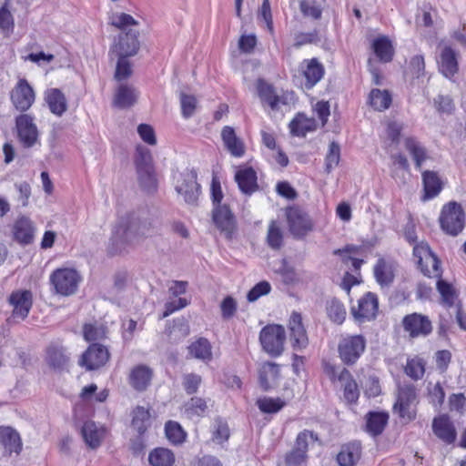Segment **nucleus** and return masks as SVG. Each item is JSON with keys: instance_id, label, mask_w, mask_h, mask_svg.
I'll list each match as a JSON object with an SVG mask.
<instances>
[{"instance_id": "nucleus-40", "label": "nucleus", "mask_w": 466, "mask_h": 466, "mask_svg": "<svg viewBox=\"0 0 466 466\" xmlns=\"http://www.w3.org/2000/svg\"><path fill=\"white\" fill-rule=\"evenodd\" d=\"M339 381L342 383L344 388V398L346 400L355 402L360 396V391L357 383L347 369H342L339 371Z\"/></svg>"}, {"instance_id": "nucleus-14", "label": "nucleus", "mask_w": 466, "mask_h": 466, "mask_svg": "<svg viewBox=\"0 0 466 466\" xmlns=\"http://www.w3.org/2000/svg\"><path fill=\"white\" fill-rule=\"evenodd\" d=\"M212 219L216 227L227 238H231L236 229V220L233 213L226 205H218L212 211Z\"/></svg>"}, {"instance_id": "nucleus-36", "label": "nucleus", "mask_w": 466, "mask_h": 466, "mask_svg": "<svg viewBox=\"0 0 466 466\" xmlns=\"http://www.w3.org/2000/svg\"><path fill=\"white\" fill-rule=\"evenodd\" d=\"M151 370L145 365L135 367L130 373L129 382L137 390H144L150 383Z\"/></svg>"}, {"instance_id": "nucleus-10", "label": "nucleus", "mask_w": 466, "mask_h": 466, "mask_svg": "<svg viewBox=\"0 0 466 466\" xmlns=\"http://www.w3.org/2000/svg\"><path fill=\"white\" fill-rule=\"evenodd\" d=\"M290 233L295 238H303L312 230L309 217L299 208H289L286 212Z\"/></svg>"}, {"instance_id": "nucleus-39", "label": "nucleus", "mask_w": 466, "mask_h": 466, "mask_svg": "<svg viewBox=\"0 0 466 466\" xmlns=\"http://www.w3.org/2000/svg\"><path fill=\"white\" fill-rule=\"evenodd\" d=\"M389 415L386 412L373 411L366 416L367 431L373 435H380L388 423Z\"/></svg>"}, {"instance_id": "nucleus-55", "label": "nucleus", "mask_w": 466, "mask_h": 466, "mask_svg": "<svg viewBox=\"0 0 466 466\" xmlns=\"http://www.w3.org/2000/svg\"><path fill=\"white\" fill-rule=\"evenodd\" d=\"M340 147L338 143L331 142L325 157V169L328 173L331 172L339 163Z\"/></svg>"}, {"instance_id": "nucleus-33", "label": "nucleus", "mask_w": 466, "mask_h": 466, "mask_svg": "<svg viewBox=\"0 0 466 466\" xmlns=\"http://www.w3.org/2000/svg\"><path fill=\"white\" fill-rule=\"evenodd\" d=\"M361 447L359 442L344 445L337 456L340 466H354L360 458Z\"/></svg>"}, {"instance_id": "nucleus-51", "label": "nucleus", "mask_w": 466, "mask_h": 466, "mask_svg": "<svg viewBox=\"0 0 466 466\" xmlns=\"http://www.w3.org/2000/svg\"><path fill=\"white\" fill-rule=\"evenodd\" d=\"M257 405L264 413H276L286 405V401L280 398L264 397L258 400Z\"/></svg>"}, {"instance_id": "nucleus-18", "label": "nucleus", "mask_w": 466, "mask_h": 466, "mask_svg": "<svg viewBox=\"0 0 466 466\" xmlns=\"http://www.w3.org/2000/svg\"><path fill=\"white\" fill-rule=\"evenodd\" d=\"M8 301L13 307V316L24 319L32 307V293L28 290L14 291L9 296Z\"/></svg>"}, {"instance_id": "nucleus-22", "label": "nucleus", "mask_w": 466, "mask_h": 466, "mask_svg": "<svg viewBox=\"0 0 466 466\" xmlns=\"http://www.w3.org/2000/svg\"><path fill=\"white\" fill-rule=\"evenodd\" d=\"M44 99L50 112L57 116H61L67 110L66 97L58 88L47 89L44 94Z\"/></svg>"}, {"instance_id": "nucleus-34", "label": "nucleus", "mask_w": 466, "mask_h": 466, "mask_svg": "<svg viewBox=\"0 0 466 466\" xmlns=\"http://www.w3.org/2000/svg\"><path fill=\"white\" fill-rule=\"evenodd\" d=\"M0 443L9 453H19L22 449L19 434L11 427H0Z\"/></svg>"}, {"instance_id": "nucleus-6", "label": "nucleus", "mask_w": 466, "mask_h": 466, "mask_svg": "<svg viewBox=\"0 0 466 466\" xmlns=\"http://www.w3.org/2000/svg\"><path fill=\"white\" fill-rule=\"evenodd\" d=\"M417 393L412 385L401 387L399 390L397 400L393 406L394 413L406 422L416 418Z\"/></svg>"}, {"instance_id": "nucleus-20", "label": "nucleus", "mask_w": 466, "mask_h": 466, "mask_svg": "<svg viewBox=\"0 0 466 466\" xmlns=\"http://www.w3.org/2000/svg\"><path fill=\"white\" fill-rule=\"evenodd\" d=\"M413 256L418 265H423L424 262L431 263V268H425L427 273L440 275V261L431 252L427 243L420 242L415 245L413 248Z\"/></svg>"}, {"instance_id": "nucleus-54", "label": "nucleus", "mask_w": 466, "mask_h": 466, "mask_svg": "<svg viewBox=\"0 0 466 466\" xmlns=\"http://www.w3.org/2000/svg\"><path fill=\"white\" fill-rule=\"evenodd\" d=\"M327 312L329 319L339 324H341L346 318L345 307L337 299H332L328 303Z\"/></svg>"}, {"instance_id": "nucleus-61", "label": "nucleus", "mask_w": 466, "mask_h": 466, "mask_svg": "<svg viewBox=\"0 0 466 466\" xmlns=\"http://www.w3.org/2000/svg\"><path fill=\"white\" fill-rule=\"evenodd\" d=\"M117 63L115 72V79L122 81L128 78L132 75V66L125 56H116Z\"/></svg>"}, {"instance_id": "nucleus-28", "label": "nucleus", "mask_w": 466, "mask_h": 466, "mask_svg": "<svg viewBox=\"0 0 466 466\" xmlns=\"http://www.w3.org/2000/svg\"><path fill=\"white\" fill-rule=\"evenodd\" d=\"M35 228L32 221L25 218H19L13 228L14 238L21 244H29L34 238Z\"/></svg>"}, {"instance_id": "nucleus-48", "label": "nucleus", "mask_w": 466, "mask_h": 466, "mask_svg": "<svg viewBox=\"0 0 466 466\" xmlns=\"http://www.w3.org/2000/svg\"><path fill=\"white\" fill-rule=\"evenodd\" d=\"M208 409L207 401L204 399L194 397L185 404V413L188 418L201 417Z\"/></svg>"}, {"instance_id": "nucleus-38", "label": "nucleus", "mask_w": 466, "mask_h": 466, "mask_svg": "<svg viewBox=\"0 0 466 466\" xmlns=\"http://www.w3.org/2000/svg\"><path fill=\"white\" fill-rule=\"evenodd\" d=\"M189 354L198 360L204 362H208L212 360V346L210 342L205 338H199L193 341L188 346Z\"/></svg>"}, {"instance_id": "nucleus-59", "label": "nucleus", "mask_w": 466, "mask_h": 466, "mask_svg": "<svg viewBox=\"0 0 466 466\" xmlns=\"http://www.w3.org/2000/svg\"><path fill=\"white\" fill-rule=\"evenodd\" d=\"M135 162L137 170L154 167L150 150L143 146L137 147Z\"/></svg>"}, {"instance_id": "nucleus-24", "label": "nucleus", "mask_w": 466, "mask_h": 466, "mask_svg": "<svg viewBox=\"0 0 466 466\" xmlns=\"http://www.w3.org/2000/svg\"><path fill=\"white\" fill-rule=\"evenodd\" d=\"M81 434L86 445L96 449L100 446L105 437V429L96 425L94 421L87 420L82 426Z\"/></svg>"}, {"instance_id": "nucleus-53", "label": "nucleus", "mask_w": 466, "mask_h": 466, "mask_svg": "<svg viewBox=\"0 0 466 466\" xmlns=\"http://www.w3.org/2000/svg\"><path fill=\"white\" fill-rule=\"evenodd\" d=\"M316 441H318L317 435L313 431L305 430L298 434L292 450L307 455L309 445Z\"/></svg>"}, {"instance_id": "nucleus-16", "label": "nucleus", "mask_w": 466, "mask_h": 466, "mask_svg": "<svg viewBox=\"0 0 466 466\" xmlns=\"http://www.w3.org/2000/svg\"><path fill=\"white\" fill-rule=\"evenodd\" d=\"M299 71L305 78L304 86L307 89H311L324 76L325 69L323 65L317 59H304Z\"/></svg>"}, {"instance_id": "nucleus-2", "label": "nucleus", "mask_w": 466, "mask_h": 466, "mask_svg": "<svg viewBox=\"0 0 466 466\" xmlns=\"http://www.w3.org/2000/svg\"><path fill=\"white\" fill-rule=\"evenodd\" d=\"M173 181L177 193L183 198L184 201L191 206L196 205L200 192L197 173L188 168L181 172L177 171L173 175Z\"/></svg>"}, {"instance_id": "nucleus-23", "label": "nucleus", "mask_w": 466, "mask_h": 466, "mask_svg": "<svg viewBox=\"0 0 466 466\" xmlns=\"http://www.w3.org/2000/svg\"><path fill=\"white\" fill-rule=\"evenodd\" d=\"M221 137L225 147L234 157H241L245 154V145L233 127L226 126L221 131Z\"/></svg>"}, {"instance_id": "nucleus-25", "label": "nucleus", "mask_w": 466, "mask_h": 466, "mask_svg": "<svg viewBox=\"0 0 466 466\" xmlns=\"http://www.w3.org/2000/svg\"><path fill=\"white\" fill-rule=\"evenodd\" d=\"M138 97L137 89L127 84H121L116 90L114 96V105L119 108L132 106Z\"/></svg>"}, {"instance_id": "nucleus-17", "label": "nucleus", "mask_w": 466, "mask_h": 466, "mask_svg": "<svg viewBox=\"0 0 466 466\" xmlns=\"http://www.w3.org/2000/svg\"><path fill=\"white\" fill-rule=\"evenodd\" d=\"M403 326L411 337L426 336L431 333L432 327L428 317L413 313L403 319Z\"/></svg>"}, {"instance_id": "nucleus-31", "label": "nucleus", "mask_w": 466, "mask_h": 466, "mask_svg": "<svg viewBox=\"0 0 466 466\" xmlns=\"http://www.w3.org/2000/svg\"><path fill=\"white\" fill-rule=\"evenodd\" d=\"M279 377V366L273 362H265L259 369L260 386L268 390L273 388Z\"/></svg>"}, {"instance_id": "nucleus-5", "label": "nucleus", "mask_w": 466, "mask_h": 466, "mask_svg": "<svg viewBox=\"0 0 466 466\" xmlns=\"http://www.w3.org/2000/svg\"><path fill=\"white\" fill-rule=\"evenodd\" d=\"M286 332L281 325H268L259 334V341L263 350L272 357H278L284 350Z\"/></svg>"}, {"instance_id": "nucleus-30", "label": "nucleus", "mask_w": 466, "mask_h": 466, "mask_svg": "<svg viewBox=\"0 0 466 466\" xmlns=\"http://www.w3.org/2000/svg\"><path fill=\"white\" fill-rule=\"evenodd\" d=\"M394 264L380 258L374 266V276L380 287H388L394 279Z\"/></svg>"}, {"instance_id": "nucleus-58", "label": "nucleus", "mask_w": 466, "mask_h": 466, "mask_svg": "<svg viewBox=\"0 0 466 466\" xmlns=\"http://www.w3.org/2000/svg\"><path fill=\"white\" fill-rule=\"evenodd\" d=\"M110 23L113 26L126 30L128 26L137 25L138 22L130 15L126 13H115L110 18Z\"/></svg>"}, {"instance_id": "nucleus-3", "label": "nucleus", "mask_w": 466, "mask_h": 466, "mask_svg": "<svg viewBox=\"0 0 466 466\" xmlns=\"http://www.w3.org/2000/svg\"><path fill=\"white\" fill-rule=\"evenodd\" d=\"M366 339L362 335L342 336L338 344L340 360L348 366L355 364L366 350Z\"/></svg>"}, {"instance_id": "nucleus-43", "label": "nucleus", "mask_w": 466, "mask_h": 466, "mask_svg": "<svg viewBox=\"0 0 466 466\" xmlns=\"http://www.w3.org/2000/svg\"><path fill=\"white\" fill-rule=\"evenodd\" d=\"M405 147L415 161L416 167L420 169L427 158L425 148L413 137H407L405 139Z\"/></svg>"}, {"instance_id": "nucleus-46", "label": "nucleus", "mask_w": 466, "mask_h": 466, "mask_svg": "<svg viewBox=\"0 0 466 466\" xmlns=\"http://www.w3.org/2000/svg\"><path fill=\"white\" fill-rule=\"evenodd\" d=\"M137 178L143 190L150 193L157 189V180L154 167L137 170Z\"/></svg>"}, {"instance_id": "nucleus-13", "label": "nucleus", "mask_w": 466, "mask_h": 466, "mask_svg": "<svg viewBox=\"0 0 466 466\" xmlns=\"http://www.w3.org/2000/svg\"><path fill=\"white\" fill-rule=\"evenodd\" d=\"M378 311V299L375 294L368 292L358 301L357 307L351 308V314L359 322H365L375 318Z\"/></svg>"}, {"instance_id": "nucleus-27", "label": "nucleus", "mask_w": 466, "mask_h": 466, "mask_svg": "<svg viewBox=\"0 0 466 466\" xmlns=\"http://www.w3.org/2000/svg\"><path fill=\"white\" fill-rule=\"evenodd\" d=\"M258 93L260 99L267 103L273 110L279 109L281 104H287V97L284 96H278L272 86L267 84L263 80H258Z\"/></svg>"}, {"instance_id": "nucleus-45", "label": "nucleus", "mask_w": 466, "mask_h": 466, "mask_svg": "<svg viewBox=\"0 0 466 466\" xmlns=\"http://www.w3.org/2000/svg\"><path fill=\"white\" fill-rule=\"evenodd\" d=\"M132 414V427L139 434H143L150 424V414L148 410L138 406L133 410Z\"/></svg>"}, {"instance_id": "nucleus-60", "label": "nucleus", "mask_w": 466, "mask_h": 466, "mask_svg": "<svg viewBox=\"0 0 466 466\" xmlns=\"http://www.w3.org/2000/svg\"><path fill=\"white\" fill-rule=\"evenodd\" d=\"M437 289L441 296L442 302L448 307L452 306L456 298L452 286L444 280L439 279L437 281Z\"/></svg>"}, {"instance_id": "nucleus-12", "label": "nucleus", "mask_w": 466, "mask_h": 466, "mask_svg": "<svg viewBox=\"0 0 466 466\" xmlns=\"http://www.w3.org/2000/svg\"><path fill=\"white\" fill-rule=\"evenodd\" d=\"M108 360V350L101 344L94 343L83 353L79 364L87 370H93L104 366Z\"/></svg>"}, {"instance_id": "nucleus-47", "label": "nucleus", "mask_w": 466, "mask_h": 466, "mask_svg": "<svg viewBox=\"0 0 466 466\" xmlns=\"http://www.w3.org/2000/svg\"><path fill=\"white\" fill-rule=\"evenodd\" d=\"M267 244L272 249H279L283 244V231L276 221H271L268 225Z\"/></svg>"}, {"instance_id": "nucleus-62", "label": "nucleus", "mask_w": 466, "mask_h": 466, "mask_svg": "<svg viewBox=\"0 0 466 466\" xmlns=\"http://www.w3.org/2000/svg\"><path fill=\"white\" fill-rule=\"evenodd\" d=\"M308 456L291 450L285 456V459L279 466H307Z\"/></svg>"}, {"instance_id": "nucleus-57", "label": "nucleus", "mask_w": 466, "mask_h": 466, "mask_svg": "<svg viewBox=\"0 0 466 466\" xmlns=\"http://www.w3.org/2000/svg\"><path fill=\"white\" fill-rule=\"evenodd\" d=\"M427 389L430 403L432 404L435 408H440L442 405L445 398V392L441 385L439 382L435 384L430 382Z\"/></svg>"}, {"instance_id": "nucleus-15", "label": "nucleus", "mask_w": 466, "mask_h": 466, "mask_svg": "<svg viewBox=\"0 0 466 466\" xmlns=\"http://www.w3.org/2000/svg\"><path fill=\"white\" fill-rule=\"evenodd\" d=\"M289 340L293 350H301L309 344L306 329L299 313L293 312L289 321Z\"/></svg>"}, {"instance_id": "nucleus-7", "label": "nucleus", "mask_w": 466, "mask_h": 466, "mask_svg": "<svg viewBox=\"0 0 466 466\" xmlns=\"http://www.w3.org/2000/svg\"><path fill=\"white\" fill-rule=\"evenodd\" d=\"M79 281L80 276L73 268H58L50 276V282L56 292L63 296L74 294L77 289Z\"/></svg>"}, {"instance_id": "nucleus-21", "label": "nucleus", "mask_w": 466, "mask_h": 466, "mask_svg": "<svg viewBox=\"0 0 466 466\" xmlns=\"http://www.w3.org/2000/svg\"><path fill=\"white\" fill-rule=\"evenodd\" d=\"M432 430L439 439L448 444L452 443L456 439V430L447 415L435 418L432 421Z\"/></svg>"}, {"instance_id": "nucleus-63", "label": "nucleus", "mask_w": 466, "mask_h": 466, "mask_svg": "<svg viewBox=\"0 0 466 466\" xmlns=\"http://www.w3.org/2000/svg\"><path fill=\"white\" fill-rule=\"evenodd\" d=\"M180 104L183 117L189 118L192 116L197 107V98L194 96L181 94Z\"/></svg>"}, {"instance_id": "nucleus-11", "label": "nucleus", "mask_w": 466, "mask_h": 466, "mask_svg": "<svg viewBox=\"0 0 466 466\" xmlns=\"http://www.w3.org/2000/svg\"><path fill=\"white\" fill-rule=\"evenodd\" d=\"M139 33L137 30L129 29L121 33L118 36V42L116 43L110 50L116 56H133L139 50Z\"/></svg>"}, {"instance_id": "nucleus-56", "label": "nucleus", "mask_w": 466, "mask_h": 466, "mask_svg": "<svg viewBox=\"0 0 466 466\" xmlns=\"http://www.w3.org/2000/svg\"><path fill=\"white\" fill-rule=\"evenodd\" d=\"M299 9L303 15L313 19H319L322 15V8L316 0H301Z\"/></svg>"}, {"instance_id": "nucleus-4", "label": "nucleus", "mask_w": 466, "mask_h": 466, "mask_svg": "<svg viewBox=\"0 0 466 466\" xmlns=\"http://www.w3.org/2000/svg\"><path fill=\"white\" fill-rule=\"evenodd\" d=\"M441 227L443 231L451 236H457L464 228L465 218L462 207L454 201L444 205L441 217Z\"/></svg>"}, {"instance_id": "nucleus-37", "label": "nucleus", "mask_w": 466, "mask_h": 466, "mask_svg": "<svg viewBox=\"0 0 466 466\" xmlns=\"http://www.w3.org/2000/svg\"><path fill=\"white\" fill-rule=\"evenodd\" d=\"M316 127L315 119L307 117L304 114H298L289 124L291 134L297 137H304L307 133L314 131Z\"/></svg>"}, {"instance_id": "nucleus-35", "label": "nucleus", "mask_w": 466, "mask_h": 466, "mask_svg": "<svg viewBox=\"0 0 466 466\" xmlns=\"http://www.w3.org/2000/svg\"><path fill=\"white\" fill-rule=\"evenodd\" d=\"M422 182L424 200L437 197L442 189V183L437 173L433 171H424L422 173Z\"/></svg>"}, {"instance_id": "nucleus-49", "label": "nucleus", "mask_w": 466, "mask_h": 466, "mask_svg": "<svg viewBox=\"0 0 466 466\" xmlns=\"http://www.w3.org/2000/svg\"><path fill=\"white\" fill-rule=\"evenodd\" d=\"M166 436L174 444H180L186 440V432L176 421L169 420L165 426Z\"/></svg>"}, {"instance_id": "nucleus-32", "label": "nucleus", "mask_w": 466, "mask_h": 466, "mask_svg": "<svg viewBox=\"0 0 466 466\" xmlns=\"http://www.w3.org/2000/svg\"><path fill=\"white\" fill-rule=\"evenodd\" d=\"M46 361L55 370H64L69 362V357L64 347L52 344L46 350Z\"/></svg>"}, {"instance_id": "nucleus-50", "label": "nucleus", "mask_w": 466, "mask_h": 466, "mask_svg": "<svg viewBox=\"0 0 466 466\" xmlns=\"http://www.w3.org/2000/svg\"><path fill=\"white\" fill-rule=\"evenodd\" d=\"M106 327L97 322L86 324L83 328L84 338L86 341L102 339L106 338Z\"/></svg>"}, {"instance_id": "nucleus-41", "label": "nucleus", "mask_w": 466, "mask_h": 466, "mask_svg": "<svg viewBox=\"0 0 466 466\" xmlns=\"http://www.w3.org/2000/svg\"><path fill=\"white\" fill-rule=\"evenodd\" d=\"M148 461L152 466H172L175 462V455L168 449L157 448L150 452Z\"/></svg>"}, {"instance_id": "nucleus-1", "label": "nucleus", "mask_w": 466, "mask_h": 466, "mask_svg": "<svg viewBox=\"0 0 466 466\" xmlns=\"http://www.w3.org/2000/svg\"><path fill=\"white\" fill-rule=\"evenodd\" d=\"M158 226L152 218L130 217L123 218L114 229L111 238L115 252H121L141 239L158 233Z\"/></svg>"}, {"instance_id": "nucleus-64", "label": "nucleus", "mask_w": 466, "mask_h": 466, "mask_svg": "<svg viewBox=\"0 0 466 466\" xmlns=\"http://www.w3.org/2000/svg\"><path fill=\"white\" fill-rule=\"evenodd\" d=\"M201 381V376L196 373H187L183 376V387L187 394L197 392Z\"/></svg>"}, {"instance_id": "nucleus-19", "label": "nucleus", "mask_w": 466, "mask_h": 466, "mask_svg": "<svg viewBox=\"0 0 466 466\" xmlns=\"http://www.w3.org/2000/svg\"><path fill=\"white\" fill-rule=\"evenodd\" d=\"M457 53L450 46H441L438 59L439 69L447 78L452 77L458 72Z\"/></svg>"}, {"instance_id": "nucleus-29", "label": "nucleus", "mask_w": 466, "mask_h": 466, "mask_svg": "<svg viewBox=\"0 0 466 466\" xmlns=\"http://www.w3.org/2000/svg\"><path fill=\"white\" fill-rule=\"evenodd\" d=\"M371 47L380 62L388 63L392 60L394 48L388 36L379 35L372 41Z\"/></svg>"}, {"instance_id": "nucleus-52", "label": "nucleus", "mask_w": 466, "mask_h": 466, "mask_svg": "<svg viewBox=\"0 0 466 466\" xmlns=\"http://www.w3.org/2000/svg\"><path fill=\"white\" fill-rule=\"evenodd\" d=\"M229 435L228 423L220 419L216 420L212 426V441L221 445L228 440Z\"/></svg>"}, {"instance_id": "nucleus-8", "label": "nucleus", "mask_w": 466, "mask_h": 466, "mask_svg": "<svg viewBox=\"0 0 466 466\" xmlns=\"http://www.w3.org/2000/svg\"><path fill=\"white\" fill-rule=\"evenodd\" d=\"M15 122L18 139L25 147H32L38 143L39 132L34 116L20 114Z\"/></svg>"}, {"instance_id": "nucleus-9", "label": "nucleus", "mask_w": 466, "mask_h": 466, "mask_svg": "<svg viewBox=\"0 0 466 466\" xmlns=\"http://www.w3.org/2000/svg\"><path fill=\"white\" fill-rule=\"evenodd\" d=\"M10 100L14 107L24 114L35 103V93L25 78H20L10 92Z\"/></svg>"}, {"instance_id": "nucleus-26", "label": "nucleus", "mask_w": 466, "mask_h": 466, "mask_svg": "<svg viewBox=\"0 0 466 466\" xmlns=\"http://www.w3.org/2000/svg\"><path fill=\"white\" fill-rule=\"evenodd\" d=\"M235 179L241 192L251 195L258 189L257 174L251 167L239 169L235 176Z\"/></svg>"}, {"instance_id": "nucleus-44", "label": "nucleus", "mask_w": 466, "mask_h": 466, "mask_svg": "<svg viewBox=\"0 0 466 466\" xmlns=\"http://www.w3.org/2000/svg\"><path fill=\"white\" fill-rule=\"evenodd\" d=\"M425 360L420 357H414L407 360L404 371L407 376L414 380L422 379L425 373Z\"/></svg>"}, {"instance_id": "nucleus-42", "label": "nucleus", "mask_w": 466, "mask_h": 466, "mask_svg": "<svg viewBox=\"0 0 466 466\" xmlns=\"http://www.w3.org/2000/svg\"><path fill=\"white\" fill-rule=\"evenodd\" d=\"M370 106L378 111H383L390 107L391 96L387 90L372 89L369 96Z\"/></svg>"}]
</instances>
